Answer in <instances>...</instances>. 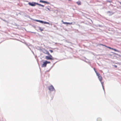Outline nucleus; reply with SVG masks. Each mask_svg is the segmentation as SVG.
<instances>
[{
  "label": "nucleus",
  "instance_id": "obj_1",
  "mask_svg": "<svg viewBox=\"0 0 121 121\" xmlns=\"http://www.w3.org/2000/svg\"><path fill=\"white\" fill-rule=\"evenodd\" d=\"M45 58L47 60H54L52 56L51 55H50L49 56H46Z\"/></svg>",
  "mask_w": 121,
  "mask_h": 121
},
{
  "label": "nucleus",
  "instance_id": "obj_2",
  "mask_svg": "<svg viewBox=\"0 0 121 121\" xmlns=\"http://www.w3.org/2000/svg\"><path fill=\"white\" fill-rule=\"evenodd\" d=\"M37 3L35 2H29L28 4L32 6H35L37 5Z\"/></svg>",
  "mask_w": 121,
  "mask_h": 121
},
{
  "label": "nucleus",
  "instance_id": "obj_3",
  "mask_svg": "<svg viewBox=\"0 0 121 121\" xmlns=\"http://www.w3.org/2000/svg\"><path fill=\"white\" fill-rule=\"evenodd\" d=\"M47 63L46 61H45L43 62V64H42L41 67H45L47 66Z\"/></svg>",
  "mask_w": 121,
  "mask_h": 121
},
{
  "label": "nucleus",
  "instance_id": "obj_4",
  "mask_svg": "<svg viewBox=\"0 0 121 121\" xmlns=\"http://www.w3.org/2000/svg\"><path fill=\"white\" fill-rule=\"evenodd\" d=\"M62 21V22L63 23V24H66L67 25H71V24H73L72 22H63V21Z\"/></svg>",
  "mask_w": 121,
  "mask_h": 121
},
{
  "label": "nucleus",
  "instance_id": "obj_5",
  "mask_svg": "<svg viewBox=\"0 0 121 121\" xmlns=\"http://www.w3.org/2000/svg\"><path fill=\"white\" fill-rule=\"evenodd\" d=\"M49 90L51 91H52L54 90V88L52 86H50L49 88Z\"/></svg>",
  "mask_w": 121,
  "mask_h": 121
},
{
  "label": "nucleus",
  "instance_id": "obj_6",
  "mask_svg": "<svg viewBox=\"0 0 121 121\" xmlns=\"http://www.w3.org/2000/svg\"><path fill=\"white\" fill-rule=\"evenodd\" d=\"M107 13H109V16L111 15L114 14V13L113 12L110 11H108L107 12Z\"/></svg>",
  "mask_w": 121,
  "mask_h": 121
},
{
  "label": "nucleus",
  "instance_id": "obj_7",
  "mask_svg": "<svg viewBox=\"0 0 121 121\" xmlns=\"http://www.w3.org/2000/svg\"><path fill=\"white\" fill-rule=\"evenodd\" d=\"M98 78H99V80L101 81L102 79V78L101 77V76L100 75L98 76Z\"/></svg>",
  "mask_w": 121,
  "mask_h": 121
},
{
  "label": "nucleus",
  "instance_id": "obj_8",
  "mask_svg": "<svg viewBox=\"0 0 121 121\" xmlns=\"http://www.w3.org/2000/svg\"><path fill=\"white\" fill-rule=\"evenodd\" d=\"M45 9H43L44 10H46V11H47V9L48 10H49V11H50V9L49 8H48V7L46 6L45 7Z\"/></svg>",
  "mask_w": 121,
  "mask_h": 121
},
{
  "label": "nucleus",
  "instance_id": "obj_9",
  "mask_svg": "<svg viewBox=\"0 0 121 121\" xmlns=\"http://www.w3.org/2000/svg\"><path fill=\"white\" fill-rule=\"evenodd\" d=\"M76 3L78 5H80L81 4V2L80 1H79L76 2Z\"/></svg>",
  "mask_w": 121,
  "mask_h": 121
},
{
  "label": "nucleus",
  "instance_id": "obj_10",
  "mask_svg": "<svg viewBox=\"0 0 121 121\" xmlns=\"http://www.w3.org/2000/svg\"><path fill=\"white\" fill-rule=\"evenodd\" d=\"M42 51L43 53L46 54V52H47V51L45 50V49H44L43 50H42Z\"/></svg>",
  "mask_w": 121,
  "mask_h": 121
},
{
  "label": "nucleus",
  "instance_id": "obj_11",
  "mask_svg": "<svg viewBox=\"0 0 121 121\" xmlns=\"http://www.w3.org/2000/svg\"><path fill=\"white\" fill-rule=\"evenodd\" d=\"M37 5L39 6H41L42 7H44V5H42L41 4H39L38 3H37Z\"/></svg>",
  "mask_w": 121,
  "mask_h": 121
},
{
  "label": "nucleus",
  "instance_id": "obj_12",
  "mask_svg": "<svg viewBox=\"0 0 121 121\" xmlns=\"http://www.w3.org/2000/svg\"><path fill=\"white\" fill-rule=\"evenodd\" d=\"M44 24H48L50 25V24L48 22H46L44 21L43 23Z\"/></svg>",
  "mask_w": 121,
  "mask_h": 121
},
{
  "label": "nucleus",
  "instance_id": "obj_13",
  "mask_svg": "<svg viewBox=\"0 0 121 121\" xmlns=\"http://www.w3.org/2000/svg\"><path fill=\"white\" fill-rule=\"evenodd\" d=\"M112 49L114 50L115 51H116V52H119V51H118V50H117L116 49L113 48H112Z\"/></svg>",
  "mask_w": 121,
  "mask_h": 121
},
{
  "label": "nucleus",
  "instance_id": "obj_14",
  "mask_svg": "<svg viewBox=\"0 0 121 121\" xmlns=\"http://www.w3.org/2000/svg\"><path fill=\"white\" fill-rule=\"evenodd\" d=\"M38 28H39V30H40V31H43V29H41V27H38Z\"/></svg>",
  "mask_w": 121,
  "mask_h": 121
},
{
  "label": "nucleus",
  "instance_id": "obj_15",
  "mask_svg": "<svg viewBox=\"0 0 121 121\" xmlns=\"http://www.w3.org/2000/svg\"><path fill=\"white\" fill-rule=\"evenodd\" d=\"M45 1H43L42 0H40L39 1L40 2L45 3Z\"/></svg>",
  "mask_w": 121,
  "mask_h": 121
},
{
  "label": "nucleus",
  "instance_id": "obj_16",
  "mask_svg": "<svg viewBox=\"0 0 121 121\" xmlns=\"http://www.w3.org/2000/svg\"><path fill=\"white\" fill-rule=\"evenodd\" d=\"M25 44H26V45L27 47H29V48L30 50H31L30 48L29 47V44H28L27 43H25Z\"/></svg>",
  "mask_w": 121,
  "mask_h": 121
},
{
  "label": "nucleus",
  "instance_id": "obj_17",
  "mask_svg": "<svg viewBox=\"0 0 121 121\" xmlns=\"http://www.w3.org/2000/svg\"><path fill=\"white\" fill-rule=\"evenodd\" d=\"M97 121H101V120L100 118H98L97 120Z\"/></svg>",
  "mask_w": 121,
  "mask_h": 121
},
{
  "label": "nucleus",
  "instance_id": "obj_18",
  "mask_svg": "<svg viewBox=\"0 0 121 121\" xmlns=\"http://www.w3.org/2000/svg\"><path fill=\"white\" fill-rule=\"evenodd\" d=\"M39 22L41 23H42V24H43V22H44V21H42V20H39Z\"/></svg>",
  "mask_w": 121,
  "mask_h": 121
},
{
  "label": "nucleus",
  "instance_id": "obj_19",
  "mask_svg": "<svg viewBox=\"0 0 121 121\" xmlns=\"http://www.w3.org/2000/svg\"><path fill=\"white\" fill-rule=\"evenodd\" d=\"M46 54H47V55H51L50 54L49 52L48 51H47V52H46Z\"/></svg>",
  "mask_w": 121,
  "mask_h": 121
},
{
  "label": "nucleus",
  "instance_id": "obj_20",
  "mask_svg": "<svg viewBox=\"0 0 121 121\" xmlns=\"http://www.w3.org/2000/svg\"><path fill=\"white\" fill-rule=\"evenodd\" d=\"M105 47H107L108 48H109L110 49H112V48H111V47H108V46H105Z\"/></svg>",
  "mask_w": 121,
  "mask_h": 121
},
{
  "label": "nucleus",
  "instance_id": "obj_21",
  "mask_svg": "<svg viewBox=\"0 0 121 121\" xmlns=\"http://www.w3.org/2000/svg\"><path fill=\"white\" fill-rule=\"evenodd\" d=\"M96 74L97 75V76H99L100 75V74H99V73L97 72L96 73Z\"/></svg>",
  "mask_w": 121,
  "mask_h": 121
},
{
  "label": "nucleus",
  "instance_id": "obj_22",
  "mask_svg": "<svg viewBox=\"0 0 121 121\" xmlns=\"http://www.w3.org/2000/svg\"><path fill=\"white\" fill-rule=\"evenodd\" d=\"M106 1L107 2L111 3V1L109 0H107Z\"/></svg>",
  "mask_w": 121,
  "mask_h": 121
},
{
  "label": "nucleus",
  "instance_id": "obj_23",
  "mask_svg": "<svg viewBox=\"0 0 121 121\" xmlns=\"http://www.w3.org/2000/svg\"><path fill=\"white\" fill-rule=\"evenodd\" d=\"M45 3H46V4H50V3L49 2H48L46 1H45Z\"/></svg>",
  "mask_w": 121,
  "mask_h": 121
},
{
  "label": "nucleus",
  "instance_id": "obj_24",
  "mask_svg": "<svg viewBox=\"0 0 121 121\" xmlns=\"http://www.w3.org/2000/svg\"><path fill=\"white\" fill-rule=\"evenodd\" d=\"M45 61H46L47 64H48L50 63H51L50 62V61H48L47 60H45Z\"/></svg>",
  "mask_w": 121,
  "mask_h": 121
},
{
  "label": "nucleus",
  "instance_id": "obj_25",
  "mask_svg": "<svg viewBox=\"0 0 121 121\" xmlns=\"http://www.w3.org/2000/svg\"><path fill=\"white\" fill-rule=\"evenodd\" d=\"M34 20L36 22H39L40 20L35 19V20Z\"/></svg>",
  "mask_w": 121,
  "mask_h": 121
},
{
  "label": "nucleus",
  "instance_id": "obj_26",
  "mask_svg": "<svg viewBox=\"0 0 121 121\" xmlns=\"http://www.w3.org/2000/svg\"><path fill=\"white\" fill-rule=\"evenodd\" d=\"M99 45H102V46H104L105 47V46H106L105 45H104V44H99Z\"/></svg>",
  "mask_w": 121,
  "mask_h": 121
},
{
  "label": "nucleus",
  "instance_id": "obj_27",
  "mask_svg": "<svg viewBox=\"0 0 121 121\" xmlns=\"http://www.w3.org/2000/svg\"><path fill=\"white\" fill-rule=\"evenodd\" d=\"M29 32L30 33H34L35 34L36 33L35 32H31V31H29Z\"/></svg>",
  "mask_w": 121,
  "mask_h": 121
},
{
  "label": "nucleus",
  "instance_id": "obj_28",
  "mask_svg": "<svg viewBox=\"0 0 121 121\" xmlns=\"http://www.w3.org/2000/svg\"><path fill=\"white\" fill-rule=\"evenodd\" d=\"M113 66L115 68H117V66L116 65H114Z\"/></svg>",
  "mask_w": 121,
  "mask_h": 121
},
{
  "label": "nucleus",
  "instance_id": "obj_29",
  "mask_svg": "<svg viewBox=\"0 0 121 121\" xmlns=\"http://www.w3.org/2000/svg\"><path fill=\"white\" fill-rule=\"evenodd\" d=\"M49 51L50 52L52 53L53 52V50H50Z\"/></svg>",
  "mask_w": 121,
  "mask_h": 121
},
{
  "label": "nucleus",
  "instance_id": "obj_30",
  "mask_svg": "<svg viewBox=\"0 0 121 121\" xmlns=\"http://www.w3.org/2000/svg\"><path fill=\"white\" fill-rule=\"evenodd\" d=\"M94 69L95 71V72L96 73V72H97V71L95 69V68H94Z\"/></svg>",
  "mask_w": 121,
  "mask_h": 121
},
{
  "label": "nucleus",
  "instance_id": "obj_31",
  "mask_svg": "<svg viewBox=\"0 0 121 121\" xmlns=\"http://www.w3.org/2000/svg\"><path fill=\"white\" fill-rule=\"evenodd\" d=\"M50 69H49V70H47V71H46V72H49V71H50Z\"/></svg>",
  "mask_w": 121,
  "mask_h": 121
},
{
  "label": "nucleus",
  "instance_id": "obj_32",
  "mask_svg": "<svg viewBox=\"0 0 121 121\" xmlns=\"http://www.w3.org/2000/svg\"><path fill=\"white\" fill-rule=\"evenodd\" d=\"M99 27H101L102 26L100 25H99Z\"/></svg>",
  "mask_w": 121,
  "mask_h": 121
},
{
  "label": "nucleus",
  "instance_id": "obj_33",
  "mask_svg": "<svg viewBox=\"0 0 121 121\" xmlns=\"http://www.w3.org/2000/svg\"><path fill=\"white\" fill-rule=\"evenodd\" d=\"M39 50H41V51H42V49L41 48H40L39 49Z\"/></svg>",
  "mask_w": 121,
  "mask_h": 121
},
{
  "label": "nucleus",
  "instance_id": "obj_34",
  "mask_svg": "<svg viewBox=\"0 0 121 121\" xmlns=\"http://www.w3.org/2000/svg\"><path fill=\"white\" fill-rule=\"evenodd\" d=\"M3 20L4 21V22H7L5 20Z\"/></svg>",
  "mask_w": 121,
  "mask_h": 121
},
{
  "label": "nucleus",
  "instance_id": "obj_35",
  "mask_svg": "<svg viewBox=\"0 0 121 121\" xmlns=\"http://www.w3.org/2000/svg\"><path fill=\"white\" fill-rule=\"evenodd\" d=\"M69 1H72L71 0H68Z\"/></svg>",
  "mask_w": 121,
  "mask_h": 121
},
{
  "label": "nucleus",
  "instance_id": "obj_36",
  "mask_svg": "<svg viewBox=\"0 0 121 121\" xmlns=\"http://www.w3.org/2000/svg\"><path fill=\"white\" fill-rule=\"evenodd\" d=\"M85 62H87L85 60H83Z\"/></svg>",
  "mask_w": 121,
  "mask_h": 121
},
{
  "label": "nucleus",
  "instance_id": "obj_37",
  "mask_svg": "<svg viewBox=\"0 0 121 121\" xmlns=\"http://www.w3.org/2000/svg\"><path fill=\"white\" fill-rule=\"evenodd\" d=\"M114 53V54H116V55H117V53Z\"/></svg>",
  "mask_w": 121,
  "mask_h": 121
},
{
  "label": "nucleus",
  "instance_id": "obj_38",
  "mask_svg": "<svg viewBox=\"0 0 121 121\" xmlns=\"http://www.w3.org/2000/svg\"><path fill=\"white\" fill-rule=\"evenodd\" d=\"M32 52H33V53L34 54V52H33V51H32Z\"/></svg>",
  "mask_w": 121,
  "mask_h": 121
},
{
  "label": "nucleus",
  "instance_id": "obj_39",
  "mask_svg": "<svg viewBox=\"0 0 121 121\" xmlns=\"http://www.w3.org/2000/svg\"><path fill=\"white\" fill-rule=\"evenodd\" d=\"M120 4L121 5V2H120Z\"/></svg>",
  "mask_w": 121,
  "mask_h": 121
},
{
  "label": "nucleus",
  "instance_id": "obj_40",
  "mask_svg": "<svg viewBox=\"0 0 121 121\" xmlns=\"http://www.w3.org/2000/svg\"><path fill=\"white\" fill-rule=\"evenodd\" d=\"M101 83H103V82H101Z\"/></svg>",
  "mask_w": 121,
  "mask_h": 121
}]
</instances>
